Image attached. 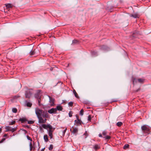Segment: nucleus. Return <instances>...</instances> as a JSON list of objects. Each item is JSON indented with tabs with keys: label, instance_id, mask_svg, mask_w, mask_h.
Here are the masks:
<instances>
[{
	"label": "nucleus",
	"instance_id": "obj_1",
	"mask_svg": "<svg viewBox=\"0 0 151 151\" xmlns=\"http://www.w3.org/2000/svg\"><path fill=\"white\" fill-rule=\"evenodd\" d=\"M35 112L39 123L44 124L46 123L47 119L50 118L49 115L46 111H43L39 109H35Z\"/></svg>",
	"mask_w": 151,
	"mask_h": 151
},
{
	"label": "nucleus",
	"instance_id": "obj_2",
	"mask_svg": "<svg viewBox=\"0 0 151 151\" xmlns=\"http://www.w3.org/2000/svg\"><path fill=\"white\" fill-rule=\"evenodd\" d=\"M41 126L45 129H47L48 128H49V130L48 131V134L50 137V139H52L53 136L52 133L55 130V128H53L52 126L50 124L46 125L43 124Z\"/></svg>",
	"mask_w": 151,
	"mask_h": 151
},
{
	"label": "nucleus",
	"instance_id": "obj_3",
	"mask_svg": "<svg viewBox=\"0 0 151 151\" xmlns=\"http://www.w3.org/2000/svg\"><path fill=\"white\" fill-rule=\"evenodd\" d=\"M32 94V93L30 91L28 90L26 91L25 95L26 98H30Z\"/></svg>",
	"mask_w": 151,
	"mask_h": 151
},
{
	"label": "nucleus",
	"instance_id": "obj_4",
	"mask_svg": "<svg viewBox=\"0 0 151 151\" xmlns=\"http://www.w3.org/2000/svg\"><path fill=\"white\" fill-rule=\"evenodd\" d=\"M102 134L103 135V138H105L106 139H108L110 138V136L106 135L107 132L105 131H104Z\"/></svg>",
	"mask_w": 151,
	"mask_h": 151
},
{
	"label": "nucleus",
	"instance_id": "obj_5",
	"mask_svg": "<svg viewBox=\"0 0 151 151\" xmlns=\"http://www.w3.org/2000/svg\"><path fill=\"white\" fill-rule=\"evenodd\" d=\"M48 112L50 114H56L57 113L56 110L55 108H52L48 111Z\"/></svg>",
	"mask_w": 151,
	"mask_h": 151
},
{
	"label": "nucleus",
	"instance_id": "obj_6",
	"mask_svg": "<svg viewBox=\"0 0 151 151\" xmlns=\"http://www.w3.org/2000/svg\"><path fill=\"white\" fill-rule=\"evenodd\" d=\"M76 116V117H77V120H75V123L77 125H79L81 124V120H80L79 119L78 116Z\"/></svg>",
	"mask_w": 151,
	"mask_h": 151
},
{
	"label": "nucleus",
	"instance_id": "obj_7",
	"mask_svg": "<svg viewBox=\"0 0 151 151\" xmlns=\"http://www.w3.org/2000/svg\"><path fill=\"white\" fill-rule=\"evenodd\" d=\"M101 50L104 51H108L109 50V48L105 45H103L100 48Z\"/></svg>",
	"mask_w": 151,
	"mask_h": 151
},
{
	"label": "nucleus",
	"instance_id": "obj_8",
	"mask_svg": "<svg viewBox=\"0 0 151 151\" xmlns=\"http://www.w3.org/2000/svg\"><path fill=\"white\" fill-rule=\"evenodd\" d=\"M141 129L142 131H148L149 129H148L146 125H144L141 127Z\"/></svg>",
	"mask_w": 151,
	"mask_h": 151
},
{
	"label": "nucleus",
	"instance_id": "obj_9",
	"mask_svg": "<svg viewBox=\"0 0 151 151\" xmlns=\"http://www.w3.org/2000/svg\"><path fill=\"white\" fill-rule=\"evenodd\" d=\"M49 97L50 99V101L51 104V105H53L54 104V99L50 96H49Z\"/></svg>",
	"mask_w": 151,
	"mask_h": 151
},
{
	"label": "nucleus",
	"instance_id": "obj_10",
	"mask_svg": "<svg viewBox=\"0 0 151 151\" xmlns=\"http://www.w3.org/2000/svg\"><path fill=\"white\" fill-rule=\"evenodd\" d=\"M130 17H132L134 18H137L139 17V15L137 14H131L130 15Z\"/></svg>",
	"mask_w": 151,
	"mask_h": 151
},
{
	"label": "nucleus",
	"instance_id": "obj_11",
	"mask_svg": "<svg viewBox=\"0 0 151 151\" xmlns=\"http://www.w3.org/2000/svg\"><path fill=\"white\" fill-rule=\"evenodd\" d=\"M41 94L39 92H37L35 94V96L36 99H38L40 98Z\"/></svg>",
	"mask_w": 151,
	"mask_h": 151
},
{
	"label": "nucleus",
	"instance_id": "obj_12",
	"mask_svg": "<svg viewBox=\"0 0 151 151\" xmlns=\"http://www.w3.org/2000/svg\"><path fill=\"white\" fill-rule=\"evenodd\" d=\"M19 121H21L22 123H23L26 122L27 121V119L25 118H20L19 120Z\"/></svg>",
	"mask_w": 151,
	"mask_h": 151
},
{
	"label": "nucleus",
	"instance_id": "obj_13",
	"mask_svg": "<svg viewBox=\"0 0 151 151\" xmlns=\"http://www.w3.org/2000/svg\"><path fill=\"white\" fill-rule=\"evenodd\" d=\"M79 43V41L77 40H73L72 43L71 44L72 45H75L76 44H78Z\"/></svg>",
	"mask_w": 151,
	"mask_h": 151
},
{
	"label": "nucleus",
	"instance_id": "obj_14",
	"mask_svg": "<svg viewBox=\"0 0 151 151\" xmlns=\"http://www.w3.org/2000/svg\"><path fill=\"white\" fill-rule=\"evenodd\" d=\"M55 109L56 110V111L57 110L62 111L63 109L62 107L60 105L58 106Z\"/></svg>",
	"mask_w": 151,
	"mask_h": 151
},
{
	"label": "nucleus",
	"instance_id": "obj_15",
	"mask_svg": "<svg viewBox=\"0 0 151 151\" xmlns=\"http://www.w3.org/2000/svg\"><path fill=\"white\" fill-rule=\"evenodd\" d=\"M44 139L45 142H47L48 141V137L47 135H45L44 136Z\"/></svg>",
	"mask_w": 151,
	"mask_h": 151
},
{
	"label": "nucleus",
	"instance_id": "obj_16",
	"mask_svg": "<svg viewBox=\"0 0 151 151\" xmlns=\"http://www.w3.org/2000/svg\"><path fill=\"white\" fill-rule=\"evenodd\" d=\"M5 5L7 9L11 8L13 7V5L11 4H8Z\"/></svg>",
	"mask_w": 151,
	"mask_h": 151
},
{
	"label": "nucleus",
	"instance_id": "obj_17",
	"mask_svg": "<svg viewBox=\"0 0 151 151\" xmlns=\"http://www.w3.org/2000/svg\"><path fill=\"white\" fill-rule=\"evenodd\" d=\"M132 80L133 84H134L135 83H137L138 82V78H135L132 77Z\"/></svg>",
	"mask_w": 151,
	"mask_h": 151
},
{
	"label": "nucleus",
	"instance_id": "obj_18",
	"mask_svg": "<svg viewBox=\"0 0 151 151\" xmlns=\"http://www.w3.org/2000/svg\"><path fill=\"white\" fill-rule=\"evenodd\" d=\"M73 93L74 94L75 96L77 98H79V97L78 96V95L77 93L76 92L75 90L74 89L73 91Z\"/></svg>",
	"mask_w": 151,
	"mask_h": 151
},
{
	"label": "nucleus",
	"instance_id": "obj_19",
	"mask_svg": "<svg viewBox=\"0 0 151 151\" xmlns=\"http://www.w3.org/2000/svg\"><path fill=\"white\" fill-rule=\"evenodd\" d=\"M144 80V79L142 78H138V82L140 83H143Z\"/></svg>",
	"mask_w": 151,
	"mask_h": 151
},
{
	"label": "nucleus",
	"instance_id": "obj_20",
	"mask_svg": "<svg viewBox=\"0 0 151 151\" xmlns=\"http://www.w3.org/2000/svg\"><path fill=\"white\" fill-rule=\"evenodd\" d=\"M35 53H36V52H35V50H33V51L32 50L31 51H30V52L29 53H30V55H36Z\"/></svg>",
	"mask_w": 151,
	"mask_h": 151
},
{
	"label": "nucleus",
	"instance_id": "obj_21",
	"mask_svg": "<svg viewBox=\"0 0 151 151\" xmlns=\"http://www.w3.org/2000/svg\"><path fill=\"white\" fill-rule=\"evenodd\" d=\"M5 129H6V132H8L9 131H11V128L9 126H6V127Z\"/></svg>",
	"mask_w": 151,
	"mask_h": 151
},
{
	"label": "nucleus",
	"instance_id": "obj_22",
	"mask_svg": "<svg viewBox=\"0 0 151 151\" xmlns=\"http://www.w3.org/2000/svg\"><path fill=\"white\" fill-rule=\"evenodd\" d=\"M129 145L128 144H125L123 147V149H126L127 148H128L129 147Z\"/></svg>",
	"mask_w": 151,
	"mask_h": 151
},
{
	"label": "nucleus",
	"instance_id": "obj_23",
	"mask_svg": "<svg viewBox=\"0 0 151 151\" xmlns=\"http://www.w3.org/2000/svg\"><path fill=\"white\" fill-rule=\"evenodd\" d=\"M78 131V129L76 128H75L73 129V130L72 132L73 133L75 134Z\"/></svg>",
	"mask_w": 151,
	"mask_h": 151
},
{
	"label": "nucleus",
	"instance_id": "obj_24",
	"mask_svg": "<svg viewBox=\"0 0 151 151\" xmlns=\"http://www.w3.org/2000/svg\"><path fill=\"white\" fill-rule=\"evenodd\" d=\"M122 124L123 123L121 122H118L116 123V125L119 127L121 126Z\"/></svg>",
	"mask_w": 151,
	"mask_h": 151
},
{
	"label": "nucleus",
	"instance_id": "obj_25",
	"mask_svg": "<svg viewBox=\"0 0 151 151\" xmlns=\"http://www.w3.org/2000/svg\"><path fill=\"white\" fill-rule=\"evenodd\" d=\"M16 130H17V127H15L14 128H11V131L12 132H14L15 131H16Z\"/></svg>",
	"mask_w": 151,
	"mask_h": 151
},
{
	"label": "nucleus",
	"instance_id": "obj_26",
	"mask_svg": "<svg viewBox=\"0 0 151 151\" xmlns=\"http://www.w3.org/2000/svg\"><path fill=\"white\" fill-rule=\"evenodd\" d=\"M27 105L28 107H31L32 105V104L31 102H28L27 104Z\"/></svg>",
	"mask_w": 151,
	"mask_h": 151
},
{
	"label": "nucleus",
	"instance_id": "obj_27",
	"mask_svg": "<svg viewBox=\"0 0 151 151\" xmlns=\"http://www.w3.org/2000/svg\"><path fill=\"white\" fill-rule=\"evenodd\" d=\"M12 111L13 113H16L17 111V109L16 108H13L12 109Z\"/></svg>",
	"mask_w": 151,
	"mask_h": 151
},
{
	"label": "nucleus",
	"instance_id": "obj_28",
	"mask_svg": "<svg viewBox=\"0 0 151 151\" xmlns=\"http://www.w3.org/2000/svg\"><path fill=\"white\" fill-rule=\"evenodd\" d=\"M94 148L96 150L98 149H99V147L98 145H96L94 146Z\"/></svg>",
	"mask_w": 151,
	"mask_h": 151
},
{
	"label": "nucleus",
	"instance_id": "obj_29",
	"mask_svg": "<svg viewBox=\"0 0 151 151\" xmlns=\"http://www.w3.org/2000/svg\"><path fill=\"white\" fill-rule=\"evenodd\" d=\"M29 146H30V151H31L33 148V146H32V143L31 142H30V143Z\"/></svg>",
	"mask_w": 151,
	"mask_h": 151
},
{
	"label": "nucleus",
	"instance_id": "obj_30",
	"mask_svg": "<svg viewBox=\"0 0 151 151\" xmlns=\"http://www.w3.org/2000/svg\"><path fill=\"white\" fill-rule=\"evenodd\" d=\"M53 148V146L52 145H50V147L49 148V150L51 151L52 150Z\"/></svg>",
	"mask_w": 151,
	"mask_h": 151
},
{
	"label": "nucleus",
	"instance_id": "obj_31",
	"mask_svg": "<svg viewBox=\"0 0 151 151\" xmlns=\"http://www.w3.org/2000/svg\"><path fill=\"white\" fill-rule=\"evenodd\" d=\"M15 123V121H14V120H12V122H9V124L10 125H13Z\"/></svg>",
	"mask_w": 151,
	"mask_h": 151
},
{
	"label": "nucleus",
	"instance_id": "obj_32",
	"mask_svg": "<svg viewBox=\"0 0 151 151\" xmlns=\"http://www.w3.org/2000/svg\"><path fill=\"white\" fill-rule=\"evenodd\" d=\"M140 89V88H138L137 90H134L133 91V92H134V93H136V92H138L139 91Z\"/></svg>",
	"mask_w": 151,
	"mask_h": 151
},
{
	"label": "nucleus",
	"instance_id": "obj_33",
	"mask_svg": "<svg viewBox=\"0 0 151 151\" xmlns=\"http://www.w3.org/2000/svg\"><path fill=\"white\" fill-rule=\"evenodd\" d=\"M73 112L72 111H70L69 113V116L70 117H71L72 116Z\"/></svg>",
	"mask_w": 151,
	"mask_h": 151
},
{
	"label": "nucleus",
	"instance_id": "obj_34",
	"mask_svg": "<svg viewBox=\"0 0 151 151\" xmlns=\"http://www.w3.org/2000/svg\"><path fill=\"white\" fill-rule=\"evenodd\" d=\"M83 109H81L80 111V114L81 116H82L83 115Z\"/></svg>",
	"mask_w": 151,
	"mask_h": 151
},
{
	"label": "nucleus",
	"instance_id": "obj_35",
	"mask_svg": "<svg viewBox=\"0 0 151 151\" xmlns=\"http://www.w3.org/2000/svg\"><path fill=\"white\" fill-rule=\"evenodd\" d=\"M91 115H89L88 116V121H90L91 120Z\"/></svg>",
	"mask_w": 151,
	"mask_h": 151
},
{
	"label": "nucleus",
	"instance_id": "obj_36",
	"mask_svg": "<svg viewBox=\"0 0 151 151\" xmlns=\"http://www.w3.org/2000/svg\"><path fill=\"white\" fill-rule=\"evenodd\" d=\"M34 123V122L32 121H28V124H33Z\"/></svg>",
	"mask_w": 151,
	"mask_h": 151
},
{
	"label": "nucleus",
	"instance_id": "obj_37",
	"mask_svg": "<svg viewBox=\"0 0 151 151\" xmlns=\"http://www.w3.org/2000/svg\"><path fill=\"white\" fill-rule=\"evenodd\" d=\"M37 100H38V105L39 106H40V105H41V104H40V101H41L40 98H39V99H37Z\"/></svg>",
	"mask_w": 151,
	"mask_h": 151
},
{
	"label": "nucleus",
	"instance_id": "obj_38",
	"mask_svg": "<svg viewBox=\"0 0 151 151\" xmlns=\"http://www.w3.org/2000/svg\"><path fill=\"white\" fill-rule=\"evenodd\" d=\"M73 103L72 102V101H70V102L69 103H68V105L69 106H72L73 105Z\"/></svg>",
	"mask_w": 151,
	"mask_h": 151
},
{
	"label": "nucleus",
	"instance_id": "obj_39",
	"mask_svg": "<svg viewBox=\"0 0 151 151\" xmlns=\"http://www.w3.org/2000/svg\"><path fill=\"white\" fill-rule=\"evenodd\" d=\"M92 54L93 55H97V53L96 52L93 51L92 52Z\"/></svg>",
	"mask_w": 151,
	"mask_h": 151
},
{
	"label": "nucleus",
	"instance_id": "obj_40",
	"mask_svg": "<svg viewBox=\"0 0 151 151\" xmlns=\"http://www.w3.org/2000/svg\"><path fill=\"white\" fill-rule=\"evenodd\" d=\"M27 138L28 140L32 141V139L28 136H27Z\"/></svg>",
	"mask_w": 151,
	"mask_h": 151
},
{
	"label": "nucleus",
	"instance_id": "obj_41",
	"mask_svg": "<svg viewBox=\"0 0 151 151\" xmlns=\"http://www.w3.org/2000/svg\"><path fill=\"white\" fill-rule=\"evenodd\" d=\"M19 96H14V99H17L18 98H19Z\"/></svg>",
	"mask_w": 151,
	"mask_h": 151
},
{
	"label": "nucleus",
	"instance_id": "obj_42",
	"mask_svg": "<svg viewBox=\"0 0 151 151\" xmlns=\"http://www.w3.org/2000/svg\"><path fill=\"white\" fill-rule=\"evenodd\" d=\"M67 130V128H66L63 131V133L64 134L65 133V132Z\"/></svg>",
	"mask_w": 151,
	"mask_h": 151
},
{
	"label": "nucleus",
	"instance_id": "obj_43",
	"mask_svg": "<svg viewBox=\"0 0 151 151\" xmlns=\"http://www.w3.org/2000/svg\"><path fill=\"white\" fill-rule=\"evenodd\" d=\"M5 138H3L1 140V141L3 142L5 140Z\"/></svg>",
	"mask_w": 151,
	"mask_h": 151
},
{
	"label": "nucleus",
	"instance_id": "obj_44",
	"mask_svg": "<svg viewBox=\"0 0 151 151\" xmlns=\"http://www.w3.org/2000/svg\"><path fill=\"white\" fill-rule=\"evenodd\" d=\"M39 129L41 131L42 130V128L40 126V127H39Z\"/></svg>",
	"mask_w": 151,
	"mask_h": 151
},
{
	"label": "nucleus",
	"instance_id": "obj_45",
	"mask_svg": "<svg viewBox=\"0 0 151 151\" xmlns=\"http://www.w3.org/2000/svg\"><path fill=\"white\" fill-rule=\"evenodd\" d=\"M113 9H111L109 10V11L110 12H111L113 11Z\"/></svg>",
	"mask_w": 151,
	"mask_h": 151
},
{
	"label": "nucleus",
	"instance_id": "obj_46",
	"mask_svg": "<svg viewBox=\"0 0 151 151\" xmlns=\"http://www.w3.org/2000/svg\"><path fill=\"white\" fill-rule=\"evenodd\" d=\"M99 137H103V136H102V134H99Z\"/></svg>",
	"mask_w": 151,
	"mask_h": 151
},
{
	"label": "nucleus",
	"instance_id": "obj_47",
	"mask_svg": "<svg viewBox=\"0 0 151 151\" xmlns=\"http://www.w3.org/2000/svg\"><path fill=\"white\" fill-rule=\"evenodd\" d=\"M45 149V148H42L41 150V151H44V150Z\"/></svg>",
	"mask_w": 151,
	"mask_h": 151
},
{
	"label": "nucleus",
	"instance_id": "obj_48",
	"mask_svg": "<svg viewBox=\"0 0 151 151\" xmlns=\"http://www.w3.org/2000/svg\"><path fill=\"white\" fill-rule=\"evenodd\" d=\"M7 136V135L6 134H5L4 135V137H6Z\"/></svg>",
	"mask_w": 151,
	"mask_h": 151
},
{
	"label": "nucleus",
	"instance_id": "obj_49",
	"mask_svg": "<svg viewBox=\"0 0 151 151\" xmlns=\"http://www.w3.org/2000/svg\"><path fill=\"white\" fill-rule=\"evenodd\" d=\"M2 142H2L1 141V140H0V143H2Z\"/></svg>",
	"mask_w": 151,
	"mask_h": 151
},
{
	"label": "nucleus",
	"instance_id": "obj_50",
	"mask_svg": "<svg viewBox=\"0 0 151 151\" xmlns=\"http://www.w3.org/2000/svg\"><path fill=\"white\" fill-rule=\"evenodd\" d=\"M115 101V100H114V101Z\"/></svg>",
	"mask_w": 151,
	"mask_h": 151
},
{
	"label": "nucleus",
	"instance_id": "obj_51",
	"mask_svg": "<svg viewBox=\"0 0 151 151\" xmlns=\"http://www.w3.org/2000/svg\"><path fill=\"white\" fill-rule=\"evenodd\" d=\"M50 70H52V69H51V68H50Z\"/></svg>",
	"mask_w": 151,
	"mask_h": 151
},
{
	"label": "nucleus",
	"instance_id": "obj_52",
	"mask_svg": "<svg viewBox=\"0 0 151 151\" xmlns=\"http://www.w3.org/2000/svg\"><path fill=\"white\" fill-rule=\"evenodd\" d=\"M87 108L88 109V108H88V107Z\"/></svg>",
	"mask_w": 151,
	"mask_h": 151
},
{
	"label": "nucleus",
	"instance_id": "obj_53",
	"mask_svg": "<svg viewBox=\"0 0 151 151\" xmlns=\"http://www.w3.org/2000/svg\"><path fill=\"white\" fill-rule=\"evenodd\" d=\"M87 108L88 109V108H88V107Z\"/></svg>",
	"mask_w": 151,
	"mask_h": 151
}]
</instances>
